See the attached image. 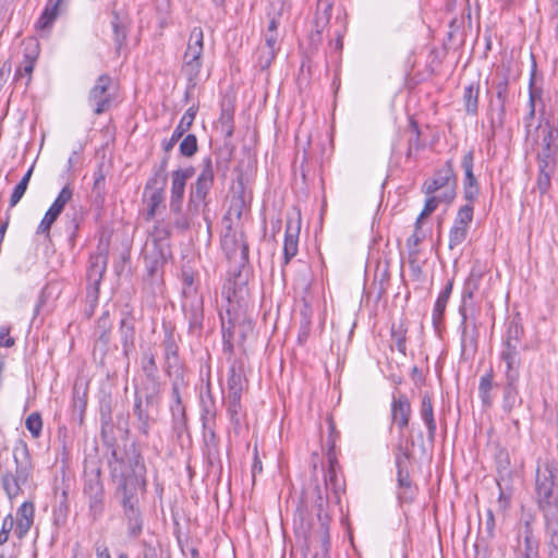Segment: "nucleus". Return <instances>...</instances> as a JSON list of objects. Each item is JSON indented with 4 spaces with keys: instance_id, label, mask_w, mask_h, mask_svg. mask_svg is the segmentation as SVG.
Returning a JSON list of instances; mask_svg holds the SVG:
<instances>
[{
    "instance_id": "1",
    "label": "nucleus",
    "mask_w": 558,
    "mask_h": 558,
    "mask_svg": "<svg viewBox=\"0 0 558 558\" xmlns=\"http://www.w3.org/2000/svg\"><path fill=\"white\" fill-rule=\"evenodd\" d=\"M162 393L160 377L142 378L140 386H135L133 416L137 432L148 437L151 426L156 423Z\"/></svg>"
},
{
    "instance_id": "2",
    "label": "nucleus",
    "mask_w": 558,
    "mask_h": 558,
    "mask_svg": "<svg viewBox=\"0 0 558 558\" xmlns=\"http://www.w3.org/2000/svg\"><path fill=\"white\" fill-rule=\"evenodd\" d=\"M214 179L213 160L206 157L202 160V169L196 181L190 187L186 208L189 215L196 216L207 207V197L214 185Z\"/></svg>"
},
{
    "instance_id": "3",
    "label": "nucleus",
    "mask_w": 558,
    "mask_h": 558,
    "mask_svg": "<svg viewBox=\"0 0 558 558\" xmlns=\"http://www.w3.org/2000/svg\"><path fill=\"white\" fill-rule=\"evenodd\" d=\"M204 33L202 27L195 26L190 33L187 48L183 56L182 73L189 82V88L196 85L203 62Z\"/></svg>"
},
{
    "instance_id": "4",
    "label": "nucleus",
    "mask_w": 558,
    "mask_h": 558,
    "mask_svg": "<svg viewBox=\"0 0 558 558\" xmlns=\"http://www.w3.org/2000/svg\"><path fill=\"white\" fill-rule=\"evenodd\" d=\"M457 178L451 160L438 169L430 179H427L422 185V192L426 195H433L439 192L444 203H450L456 197Z\"/></svg>"
},
{
    "instance_id": "5",
    "label": "nucleus",
    "mask_w": 558,
    "mask_h": 558,
    "mask_svg": "<svg viewBox=\"0 0 558 558\" xmlns=\"http://www.w3.org/2000/svg\"><path fill=\"white\" fill-rule=\"evenodd\" d=\"M100 475L101 472L98 466L89 470L86 468L84 472L83 493L88 500L89 515L93 521H97L105 510V489Z\"/></svg>"
},
{
    "instance_id": "6",
    "label": "nucleus",
    "mask_w": 558,
    "mask_h": 558,
    "mask_svg": "<svg viewBox=\"0 0 558 558\" xmlns=\"http://www.w3.org/2000/svg\"><path fill=\"white\" fill-rule=\"evenodd\" d=\"M330 434L327 440L328 451V469L324 474L325 489L332 495L335 504L340 502L341 494L345 490V483L342 476L338 474V461L335 452L336 439H335V426L333 423L329 422Z\"/></svg>"
},
{
    "instance_id": "7",
    "label": "nucleus",
    "mask_w": 558,
    "mask_h": 558,
    "mask_svg": "<svg viewBox=\"0 0 558 558\" xmlns=\"http://www.w3.org/2000/svg\"><path fill=\"white\" fill-rule=\"evenodd\" d=\"M163 339L161 342L163 353V371L170 378H183V363L179 355V337L170 325H162Z\"/></svg>"
},
{
    "instance_id": "8",
    "label": "nucleus",
    "mask_w": 558,
    "mask_h": 558,
    "mask_svg": "<svg viewBox=\"0 0 558 558\" xmlns=\"http://www.w3.org/2000/svg\"><path fill=\"white\" fill-rule=\"evenodd\" d=\"M112 78L108 74H101L95 82V85L88 93L87 101L93 108L95 114L99 116L108 111L114 100V95L110 92Z\"/></svg>"
},
{
    "instance_id": "9",
    "label": "nucleus",
    "mask_w": 558,
    "mask_h": 558,
    "mask_svg": "<svg viewBox=\"0 0 558 558\" xmlns=\"http://www.w3.org/2000/svg\"><path fill=\"white\" fill-rule=\"evenodd\" d=\"M459 314L461 316V323L459 325L461 353L465 359L473 357L477 351V339H478V327L475 317H469L466 314V307L460 305Z\"/></svg>"
},
{
    "instance_id": "10",
    "label": "nucleus",
    "mask_w": 558,
    "mask_h": 558,
    "mask_svg": "<svg viewBox=\"0 0 558 558\" xmlns=\"http://www.w3.org/2000/svg\"><path fill=\"white\" fill-rule=\"evenodd\" d=\"M555 471L556 469L549 463H546L543 468H538L536 471L535 494L538 506H543L546 502L558 501V489L555 486Z\"/></svg>"
},
{
    "instance_id": "11",
    "label": "nucleus",
    "mask_w": 558,
    "mask_h": 558,
    "mask_svg": "<svg viewBox=\"0 0 558 558\" xmlns=\"http://www.w3.org/2000/svg\"><path fill=\"white\" fill-rule=\"evenodd\" d=\"M473 205L465 204L459 208L453 220V225L449 231L448 246L450 250H454L466 240L471 223L473 221Z\"/></svg>"
},
{
    "instance_id": "12",
    "label": "nucleus",
    "mask_w": 558,
    "mask_h": 558,
    "mask_svg": "<svg viewBox=\"0 0 558 558\" xmlns=\"http://www.w3.org/2000/svg\"><path fill=\"white\" fill-rule=\"evenodd\" d=\"M146 486L145 478L135 473L124 475L119 478L117 494L121 497L122 507L138 506V492L144 490Z\"/></svg>"
},
{
    "instance_id": "13",
    "label": "nucleus",
    "mask_w": 558,
    "mask_h": 558,
    "mask_svg": "<svg viewBox=\"0 0 558 558\" xmlns=\"http://www.w3.org/2000/svg\"><path fill=\"white\" fill-rule=\"evenodd\" d=\"M195 169L186 167L171 172V189L169 207L173 214L182 211L186 182L194 175Z\"/></svg>"
},
{
    "instance_id": "14",
    "label": "nucleus",
    "mask_w": 558,
    "mask_h": 558,
    "mask_svg": "<svg viewBox=\"0 0 558 558\" xmlns=\"http://www.w3.org/2000/svg\"><path fill=\"white\" fill-rule=\"evenodd\" d=\"M494 88L496 92V100L497 106L494 107L493 102L490 104L492 113L489 118L490 128L493 133L498 129H502L506 121V102L508 100V90H509V78L507 75H502L498 78L497 82L494 83Z\"/></svg>"
},
{
    "instance_id": "15",
    "label": "nucleus",
    "mask_w": 558,
    "mask_h": 558,
    "mask_svg": "<svg viewBox=\"0 0 558 558\" xmlns=\"http://www.w3.org/2000/svg\"><path fill=\"white\" fill-rule=\"evenodd\" d=\"M182 311L189 322V332L201 335L204 323V300L202 294L182 298Z\"/></svg>"
},
{
    "instance_id": "16",
    "label": "nucleus",
    "mask_w": 558,
    "mask_h": 558,
    "mask_svg": "<svg viewBox=\"0 0 558 558\" xmlns=\"http://www.w3.org/2000/svg\"><path fill=\"white\" fill-rule=\"evenodd\" d=\"M412 415L411 402L405 393H392L390 417L391 425L397 426L400 434L408 428Z\"/></svg>"
},
{
    "instance_id": "17",
    "label": "nucleus",
    "mask_w": 558,
    "mask_h": 558,
    "mask_svg": "<svg viewBox=\"0 0 558 558\" xmlns=\"http://www.w3.org/2000/svg\"><path fill=\"white\" fill-rule=\"evenodd\" d=\"M107 265L108 254L106 252H97L89 256L87 267V282L88 287L93 289L95 301L98 298L99 287L107 270Z\"/></svg>"
},
{
    "instance_id": "18",
    "label": "nucleus",
    "mask_w": 558,
    "mask_h": 558,
    "mask_svg": "<svg viewBox=\"0 0 558 558\" xmlns=\"http://www.w3.org/2000/svg\"><path fill=\"white\" fill-rule=\"evenodd\" d=\"M171 256V252H165L146 245L144 252V263L147 277L151 283L157 282L161 277L163 264Z\"/></svg>"
},
{
    "instance_id": "19",
    "label": "nucleus",
    "mask_w": 558,
    "mask_h": 558,
    "mask_svg": "<svg viewBox=\"0 0 558 558\" xmlns=\"http://www.w3.org/2000/svg\"><path fill=\"white\" fill-rule=\"evenodd\" d=\"M333 4L335 1L316 0V11L314 17L315 32L311 34V41L313 44L322 43V34L330 22Z\"/></svg>"
},
{
    "instance_id": "20",
    "label": "nucleus",
    "mask_w": 558,
    "mask_h": 558,
    "mask_svg": "<svg viewBox=\"0 0 558 558\" xmlns=\"http://www.w3.org/2000/svg\"><path fill=\"white\" fill-rule=\"evenodd\" d=\"M417 495V486L410 476L409 469H397V497L401 504H411Z\"/></svg>"
},
{
    "instance_id": "21",
    "label": "nucleus",
    "mask_w": 558,
    "mask_h": 558,
    "mask_svg": "<svg viewBox=\"0 0 558 558\" xmlns=\"http://www.w3.org/2000/svg\"><path fill=\"white\" fill-rule=\"evenodd\" d=\"M35 507L32 501H24L16 510L14 534L22 539L31 530L34 522Z\"/></svg>"
},
{
    "instance_id": "22",
    "label": "nucleus",
    "mask_w": 558,
    "mask_h": 558,
    "mask_svg": "<svg viewBox=\"0 0 558 558\" xmlns=\"http://www.w3.org/2000/svg\"><path fill=\"white\" fill-rule=\"evenodd\" d=\"M171 236V226L169 222L165 220H156L153 231L150 233V243H147L146 245H149L151 248L165 251V252H171L170 250V243L169 239Z\"/></svg>"
},
{
    "instance_id": "23",
    "label": "nucleus",
    "mask_w": 558,
    "mask_h": 558,
    "mask_svg": "<svg viewBox=\"0 0 558 558\" xmlns=\"http://www.w3.org/2000/svg\"><path fill=\"white\" fill-rule=\"evenodd\" d=\"M420 416L424 422L427 429V438L429 442L435 441L437 425L434 415V405L432 401V397L428 391H424L422 393V400L420 405Z\"/></svg>"
},
{
    "instance_id": "24",
    "label": "nucleus",
    "mask_w": 558,
    "mask_h": 558,
    "mask_svg": "<svg viewBox=\"0 0 558 558\" xmlns=\"http://www.w3.org/2000/svg\"><path fill=\"white\" fill-rule=\"evenodd\" d=\"M197 113V107L192 106L190 107L184 114L182 116L179 124L174 129L170 140L168 142L163 143V150L166 153H169L174 145L179 142V140L186 133L190 128L193 125V122L195 120Z\"/></svg>"
},
{
    "instance_id": "25",
    "label": "nucleus",
    "mask_w": 558,
    "mask_h": 558,
    "mask_svg": "<svg viewBox=\"0 0 558 558\" xmlns=\"http://www.w3.org/2000/svg\"><path fill=\"white\" fill-rule=\"evenodd\" d=\"M135 318L133 317L131 311H123L122 318L120 320L119 332L121 335V343L123 348V354L128 357L129 352L134 345V335H135Z\"/></svg>"
},
{
    "instance_id": "26",
    "label": "nucleus",
    "mask_w": 558,
    "mask_h": 558,
    "mask_svg": "<svg viewBox=\"0 0 558 558\" xmlns=\"http://www.w3.org/2000/svg\"><path fill=\"white\" fill-rule=\"evenodd\" d=\"M123 517L126 523V533L130 538H138L143 532L144 519L138 506L122 507Z\"/></svg>"
},
{
    "instance_id": "27",
    "label": "nucleus",
    "mask_w": 558,
    "mask_h": 558,
    "mask_svg": "<svg viewBox=\"0 0 558 558\" xmlns=\"http://www.w3.org/2000/svg\"><path fill=\"white\" fill-rule=\"evenodd\" d=\"M216 426H203V438L206 447V456L210 465L220 463L219 437L216 434Z\"/></svg>"
},
{
    "instance_id": "28",
    "label": "nucleus",
    "mask_w": 558,
    "mask_h": 558,
    "mask_svg": "<svg viewBox=\"0 0 558 558\" xmlns=\"http://www.w3.org/2000/svg\"><path fill=\"white\" fill-rule=\"evenodd\" d=\"M316 493V499H315V508L317 510V518L322 524V527H324L327 531L328 523L330 521V514L328 512L329 507V494L327 493L326 496L323 495V489L319 485L315 488ZM329 544V536L326 533L324 537V545Z\"/></svg>"
},
{
    "instance_id": "29",
    "label": "nucleus",
    "mask_w": 558,
    "mask_h": 558,
    "mask_svg": "<svg viewBox=\"0 0 558 558\" xmlns=\"http://www.w3.org/2000/svg\"><path fill=\"white\" fill-rule=\"evenodd\" d=\"M157 355L158 353L154 347L149 345L143 349L140 360L143 378L160 377L157 365Z\"/></svg>"
},
{
    "instance_id": "30",
    "label": "nucleus",
    "mask_w": 558,
    "mask_h": 558,
    "mask_svg": "<svg viewBox=\"0 0 558 558\" xmlns=\"http://www.w3.org/2000/svg\"><path fill=\"white\" fill-rule=\"evenodd\" d=\"M99 420L102 432L112 424V411L114 398L110 391L105 389L99 392Z\"/></svg>"
},
{
    "instance_id": "31",
    "label": "nucleus",
    "mask_w": 558,
    "mask_h": 558,
    "mask_svg": "<svg viewBox=\"0 0 558 558\" xmlns=\"http://www.w3.org/2000/svg\"><path fill=\"white\" fill-rule=\"evenodd\" d=\"M519 381H505L502 388V410L510 414L514 409L521 407L522 399L519 396Z\"/></svg>"
},
{
    "instance_id": "32",
    "label": "nucleus",
    "mask_w": 558,
    "mask_h": 558,
    "mask_svg": "<svg viewBox=\"0 0 558 558\" xmlns=\"http://www.w3.org/2000/svg\"><path fill=\"white\" fill-rule=\"evenodd\" d=\"M300 227L292 228L291 221L286 227V235L283 243V264L288 265L290 260L298 254Z\"/></svg>"
},
{
    "instance_id": "33",
    "label": "nucleus",
    "mask_w": 558,
    "mask_h": 558,
    "mask_svg": "<svg viewBox=\"0 0 558 558\" xmlns=\"http://www.w3.org/2000/svg\"><path fill=\"white\" fill-rule=\"evenodd\" d=\"M201 403L202 426L217 425V407L209 389L206 396L201 397Z\"/></svg>"
},
{
    "instance_id": "34",
    "label": "nucleus",
    "mask_w": 558,
    "mask_h": 558,
    "mask_svg": "<svg viewBox=\"0 0 558 558\" xmlns=\"http://www.w3.org/2000/svg\"><path fill=\"white\" fill-rule=\"evenodd\" d=\"M480 83L472 82L464 87L463 104L466 114L476 116L478 112Z\"/></svg>"
},
{
    "instance_id": "35",
    "label": "nucleus",
    "mask_w": 558,
    "mask_h": 558,
    "mask_svg": "<svg viewBox=\"0 0 558 558\" xmlns=\"http://www.w3.org/2000/svg\"><path fill=\"white\" fill-rule=\"evenodd\" d=\"M241 397L242 395H227L226 397L227 412L236 433L240 430L242 425Z\"/></svg>"
},
{
    "instance_id": "36",
    "label": "nucleus",
    "mask_w": 558,
    "mask_h": 558,
    "mask_svg": "<svg viewBox=\"0 0 558 558\" xmlns=\"http://www.w3.org/2000/svg\"><path fill=\"white\" fill-rule=\"evenodd\" d=\"M62 2V0H48L46 8L41 15L39 16L38 21L36 22V27L39 31H48L52 26L54 20L57 19L59 14V5Z\"/></svg>"
},
{
    "instance_id": "37",
    "label": "nucleus",
    "mask_w": 558,
    "mask_h": 558,
    "mask_svg": "<svg viewBox=\"0 0 558 558\" xmlns=\"http://www.w3.org/2000/svg\"><path fill=\"white\" fill-rule=\"evenodd\" d=\"M483 277V271L481 269L472 268L469 277L466 278L462 291V305L465 306L468 300H472L474 294L477 292L480 288V283Z\"/></svg>"
},
{
    "instance_id": "38",
    "label": "nucleus",
    "mask_w": 558,
    "mask_h": 558,
    "mask_svg": "<svg viewBox=\"0 0 558 558\" xmlns=\"http://www.w3.org/2000/svg\"><path fill=\"white\" fill-rule=\"evenodd\" d=\"M222 248L226 251L228 258L235 256L236 248L240 250L243 260L248 257V246L242 238L238 240L235 235H226L222 240Z\"/></svg>"
},
{
    "instance_id": "39",
    "label": "nucleus",
    "mask_w": 558,
    "mask_h": 558,
    "mask_svg": "<svg viewBox=\"0 0 558 558\" xmlns=\"http://www.w3.org/2000/svg\"><path fill=\"white\" fill-rule=\"evenodd\" d=\"M538 128H543L542 144L546 149H554L558 151V129L551 125L548 119H544L539 122Z\"/></svg>"
},
{
    "instance_id": "40",
    "label": "nucleus",
    "mask_w": 558,
    "mask_h": 558,
    "mask_svg": "<svg viewBox=\"0 0 558 558\" xmlns=\"http://www.w3.org/2000/svg\"><path fill=\"white\" fill-rule=\"evenodd\" d=\"M145 197L147 210L145 220L150 221L157 215L160 208H165V192H149Z\"/></svg>"
},
{
    "instance_id": "41",
    "label": "nucleus",
    "mask_w": 558,
    "mask_h": 558,
    "mask_svg": "<svg viewBox=\"0 0 558 558\" xmlns=\"http://www.w3.org/2000/svg\"><path fill=\"white\" fill-rule=\"evenodd\" d=\"M545 520L546 531L558 532V500L538 506Z\"/></svg>"
},
{
    "instance_id": "42",
    "label": "nucleus",
    "mask_w": 558,
    "mask_h": 558,
    "mask_svg": "<svg viewBox=\"0 0 558 558\" xmlns=\"http://www.w3.org/2000/svg\"><path fill=\"white\" fill-rule=\"evenodd\" d=\"M226 314L228 317V320L226 322L227 327H231L233 335L238 332L241 338V341L243 342L246 337V333L253 330V325L251 320H246L244 318L240 320L238 316L232 315L230 308H227Z\"/></svg>"
},
{
    "instance_id": "43",
    "label": "nucleus",
    "mask_w": 558,
    "mask_h": 558,
    "mask_svg": "<svg viewBox=\"0 0 558 558\" xmlns=\"http://www.w3.org/2000/svg\"><path fill=\"white\" fill-rule=\"evenodd\" d=\"M244 376L241 369H236L232 366L229 371L227 380V395H242L243 391Z\"/></svg>"
},
{
    "instance_id": "44",
    "label": "nucleus",
    "mask_w": 558,
    "mask_h": 558,
    "mask_svg": "<svg viewBox=\"0 0 558 558\" xmlns=\"http://www.w3.org/2000/svg\"><path fill=\"white\" fill-rule=\"evenodd\" d=\"M523 335H524L523 326L521 325V323L518 319L513 318L508 323L507 331H506L502 342H509V343L511 342V343L522 345Z\"/></svg>"
},
{
    "instance_id": "45",
    "label": "nucleus",
    "mask_w": 558,
    "mask_h": 558,
    "mask_svg": "<svg viewBox=\"0 0 558 558\" xmlns=\"http://www.w3.org/2000/svg\"><path fill=\"white\" fill-rule=\"evenodd\" d=\"M473 167H474V153L473 150H469L464 154L462 161H461V168L464 171V180L463 185H477V179L475 178L473 173Z\"/></svg>"
},
{
    "instance_id": "46",
    "label": "nucleus",
    "mask_w": 558,
    "mask_h": 558,
    "mask_svg": "<svg viewBox=\"0 0 558 558\" xmlns=\"http://www.w3.org/2000/svg\"><path fill=\"white\" fill-rule=\"evenodd\" d=\"M14 460L16 462V472L19 477L26 478L28 472V452L26 446L17 447L13 452Z\"/></svg>"
},
{
    "instance_id": "47",
    "label": "nucleus",
    "mask_w": 558,
    "mask_h": 558,
    "mask_svg": "<svg viewBox=\"0 0 558 558\" xmlns=\"http://www.w3.org/2000/svg\"><path fill=\"white\" fill-rule=\"evenodd\" d=\"M111 331H101L95 342L94 356L100 354L99 363L105 366L107 364V351L109 349Z\"/></svg>"
},
{
    "instance_id": "48",
    "label": "nucleus",
    "mask_w": 558,
    "mask_h": 558,
    "mask_svg": "<svg viewBox=\"0 0 558 558\" xmlns=\"http://www.w3.org/2000/svg\"><path fill=\"white\" fill-rule=\"evenodd\" d=\"M182 298L201 294L195 283V275L191 269H182Z\"/></svg>"
},
{
    "instance_id": "49",
    "label": "nucleus",
    "mask_w": 558,
    "mask_h": 558,
    "mask_svg": "<svg viewBox=\"0 0 558 558\" xmlns=\"http://www.w3.org/2000/svg\"><path fill=\"white\" fill-rule=\"evenodd\" d=\"M32 173H33V166L27 170V172L24 174L22 180L14 187V190L11 194V197H10V202H9L10 208L14 207L21 201L23 195L25 194L28 183H29V180H31V177H32Z\"/></svg>"
},
{
    "instance_id": "50",
    "label": "nucleus",
    "mask_w": 558,
    "mask_h": 558,
    "mask_svg": "<svg viewBox=\"0 0 558 558\" xmlns=\"http://www.w3.org/2000/svg\"><path fill=\"white\" fill-rule=\"evenodd\" d=\"M168 174H162L154 169L153 175L147 180L144 189V196L148 192H165Z\"/></svg>"
},
{
    "instance_id": "51",
    "label": "nucleus",
    "mask_w": 558,
    "mask_h": 558,
    "mask_svg": "<svg viewBox=\"0 0 558 558\" xmlns=\"http://www.w3.org/2000/svg\"><path fill=\"white\" fill-rule=\"evenodd\" d=\"M396 469H410L412 451L402 444H398L393 450Z\"/></svg>"
},
{
    "instance_id": "52",
    "label": "nucleus",
    "mask_w": 558,
    "mask_h": 558,
    "mask_svg": "<svg viewBox=\"0 0 558 558\" xmlns=\"http://www.w3.org/2000/svg\"><path fill=\"white\" fill-rule=\"evenodd\" d=\"M111 26L113 31V39L116 44V50L119 52L124 46L126 39V27L120 22L118 14H113Z\"/></svg>"
},
{
    "instance_id": "53",
    "label": "nucleus",
    "mask_w": 558,
    "mask_h": 558,
    "mask_svg": "<svg viewBox=\"0 0 558 558\" xmlns=\"http://www.w3.org/2000/svg\"><path fill=\"white\" fill-rule=\"evenodd\" d=\"M427 196L428 197L425 201L424 208L415 221L416 229L421 228V222L424 217L432 215L437 209L439 203H444V199L439 195L435 196L433 194V195H427Z\"/></svg>"
},
{
    "instance_id": "54",
    "label": "nucleus",
    "mask_w": 558,
    "mask_h": 558,
    "mask_svg": "<svg viewBox=\"0 0 558 558\" xmlns=\"http://www.w3.org/2000/svg\"><path fill=\"white\" fill-rule=\"evenodd\" d=\"M173 428L182 430L186 426V413L183 403H172L170 407Z\"/></svg>"
},
{
    "instance_id": "55",
    "label": "nucleus",
    "mask_w": 558,
    "mask_h": 558,
    "mask_svg": "<svg viewBox=\"0 0 558 558\" xmlns=\"http://www.w3.org/2000/svg\"><path fill=\"white\" fill-rule=\"evenodd\" d=\"M405 335H407V328L404 327V325L402 323L399 325H396V324L392 325L391 339H392L395 345L397 347L398 351L402 354H405V350H407Z\"/></svg>"
},
{
    "instance_id": "56",
    "label": "nucleus",
    "mask_w": 558,
    "mask_h": 558,
    "mask_svg": "<svg viewBox=\"0 0 558 558\" xmlns=\"http://www.w3.org/2000/svg\"><path fill=\"white\" fill-rule=\"evenodd\" d=\"M506 364L505 379L506 381H519L520 378V357H511L501 360Z\"/></svg>"
},
{
    "instance_id": "57",
    "label": "nucleus",
    "mask_w": 558,
    "mask_h": 558,
    "mask_svg": "<svg viewBox=\"0 0 558 558\" xmlns=\"http://www.w3.org/2000/svg\"><path fill=\"white\" fill-rule=\"evenodd\" d=\"M277 50L274 48L259 47L256 52V64L260 70H266L270 66L277 56Z\"/></svg>"
},
{
    "instance_id": "58",
    "label": "nucleus",
    "mask_w": 558,
    "mask_h": 558,
    "mask_svg": "<svg viewBox=\"0 0 558 558\" xmlns=\"http://www.w3.org/2000/svg\"><path fill=\"white\" fill-rule=\"evenodd\" d=\"M556 153H557V150L546 149V148L542 147L541 151L537 154L538 170L554 171L555 170L554 156Z\"/></svg>"
},
{
    "instance_id": "59",
    "label": "nucleus",
    "mask_w": 558,
    "mask_h": 558,
    "mask_svg": "<svg viewBox=\"0 0 558 558\" xmlns=\"http://www.w3.org/2000/svg\"><path fill=\"white\" fill-rule=\"evenodd\" d=\"M72 197L73 190L69 185H65L62 187L57 198L49 208L61 215L65 205L71 201Z\"/></svg>"
},
{
    "instance_id": "60",
    "label": "nucleus",
    "mask_w": 558,
    "mask_h": 558,
    "mask_svg": "<svg viewBox=\"0 0 558 558\" xmlns=\"http://www.w3.org/2000/svg\"><path fill=\"white\" fill-rule=\"evenodd\" d=\"M28 46H32L33 47V50L32 52H27L25 53V61H24V64L22 68H20L17 70V74L19 75H23V74H26L28 76H31L33 70H34V63H35V59H36V54H37V44L34 41V40H29Z\"/></svg>"
},
{
    "instance_id": "61",
    "label": "nucleus",
    "mask_w": 558,
    "mask_h": 558,
    "mask_svg": "<svg viewBox=\"0 0 558 558\" xmlns=\"http://www.w3.org/2000/svg\"><path fill=\"white\" fill-rule=\"evenodd\" d=\"M220 320H221V330H222V340H223V351L228 353H233L234 350V336L233 331L231 330V327H227L226 325V316L220 313Z\"/></svg>"
},
{
    "instance_id": "62",
    "label": "nucleus",
    "mask_w": 558,
    "mask_h": 558,
    "mask_svg": "<svg viewBox=\"0 0 558 558\" xmlns=\"http://www.w3.org/2000/svg\"><path fill=\"white\" fill-rule=\"evenodd\" d=\"M180 153L185 157H192L198 149L197 138L194 134H187L179 146Z\"/></svg>"
},
{
    "instance_id": "63",
    "label": "nucleus",
    "mask_w": 558,
    "mask_h": 558,
    "mask_svg": "<svg viewBox=\"0 0 558 558\" xmlns=\"http://www.w3.org/2000/svg\"><path fill=\"white\" fill-rule=\"evenodd\" d=\"M2 487L5 490L10 500L15 498L21 493L19 478L12 475L2 477Z\"/></svg>"
},
{
    "instance_id": "64",
    "label": "nucleus",
    "mask_w": 558,
    "mask_h": 558,
    "mask_svg": "<svg viewBox=\"0 0 558 558\" xmlns=\"http://www.w3.org/2000/svg\"><path fill=\"white\" fill-rule=\"evenodd\" d=\"M25 426L33 437H39L43 428V420L39 413L33 412L25 421Z\"/></svg>"
}]
</instances>
